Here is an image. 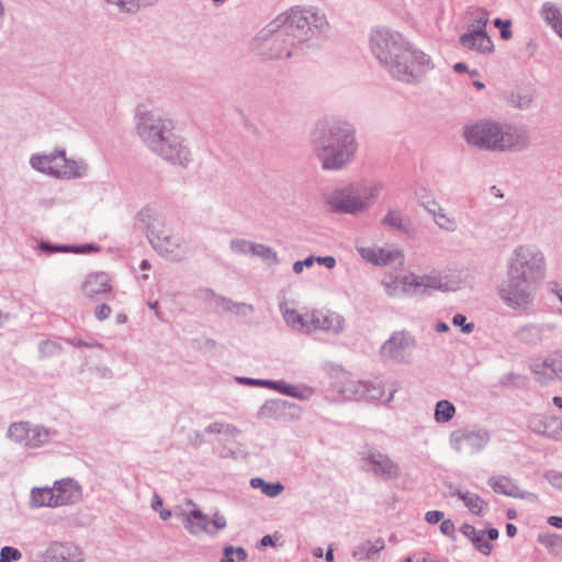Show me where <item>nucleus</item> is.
Returning <instances> with one entry per match:
<instances>
[{
  "mask_svg": "<svg viewBox=\"0 0 562 562\" xmlns=\"http://www.w3.org/2000/svg\"><path fill=\"white\" fill-rule=\"evenodd\" d=\"M487 483L497 494L519 499H526L532 496L530 492L520 490L519 486L507 476H491Z\"/></svg>",
  "mask_w": 562,
  "mask_h": 562,
  "instance_id": "31",
  "label": "nucleus"
},
{
  "mask_svg": "<svg viewBox=\"0 0 562 562\" xmlns=\"http://www.w3.org/2000/svg\"><path fill=\"white\" fill-rule=\"evenodd\" d=\"M416 348L415 337L405 330L394 331L383 342L380 355L385 361L397 364H409L413 361V353Z\"/></svg>",
  "mask_w": 562,
  "mask_h": 562,
  "instance_id": "12",
  "label": "nucleus"
},
{
  "mask_svg": "<svg viewBox=\"0 0 562 562\" xmlns=\"http://www.w3.org/2000/svg\"><path fill=\"white\" fill-rule=\"evenodd\" d=\"M552 329L553 327L550 325L528 324L520 327L517 330L516 336L520 341L533 345L541 341L544 334Z\"/></svg>",
  "mask_w": 562,
  "mask_h": 562,
  "instance_id": "36",
  "label": "nucleus"
},
{
  "mask_svg": "<svg viewBox=\"0 0 562 562\" xmlns=\"http://www.w3.org/2000/svg\"><path fill=\"white\" fill-rule=\"evenodd\" d=\"M315 257L310 256L305 258L304 260H299L293 263V272L296 274H300L303 272L304 268H310L314 265Z\"/></svg>",
  "mask_w": 562,
  "mask_h": 562,
  "instance_id": "62",
  "label": "nucleus"
},
{
  "mask_svg": "<svg viewBox=\"0 0 562 562\" xmlns=\"http://www.w3.org/2000/svg\"><path fill=\"white\" fill-rule=\"evenodd\" d=\"M475 549L484 555H488L492 551L493 544L488 541L485 530H480L475 539L472 541Z\"/></svg>",
  "mask_w": 562,
  "mask_h": 562,
  "instance_id": "52",
  "label": "nucleus"
},
{
  "mask_svg": "<svg viewBox=\"0 0 562 562\" xmlns=\"http://www.w3.org/2000/svg\"><path fill=\"white\" fill-rule=\"evenodd\" d=\"M272 21L269 22L257 35V41L260 42L261 54L270 59L290 58L295 53V47L300 43L291 34L285 25L272 29Z\"/></svg>",
  "mask_w": 562,
  "mask_h": 562,
  "instance_id": "8",
  "label": "nucleus"
},
{
  "mask_svg": "<svg viewBox=\"0 0 562 562\" xmlns=\"http://www.w3.org/2000/svg\"><path fill=\"white\" fill-rule=\"evenodd\" d=\"M384 540L381 538L374 541H363L353 548L352 558L357 561H374L379 558V554L384 549Z\"/></svg>",
  "mask_w": 562,
  "mask_h": 562,
  "instance_id": "34",
  "label": "nucleus"
},
{
  "mask_svg": "<svg viewBox=\"0 0 562 562\" xmlns=\"http://www.w3.org/2000/svg\"><path fill=\"white\" fill-rule=\"evenodd\" d=\"M252 241L245 240V239H233L231 241V250L238 255H251L252 248H254Z\"/></svg>",
  "mask_w": 562,
  "mask_h": 562,
  "instance_id": "53",
  "label": "nucleus"
},
{
  "mask_svg": "<svg viewBox=\"0 0 562 562\" xmlns=\"http://www.w3.org/2000/svg\"><path fill=\"white\" fill-rule=\"evenodd\" d=\"M57 434L44 425L22 420L9 425L7 438L24 449H38L47 446Z\"/></svg>",
  "mask_w": 562,
  "mask_h": 562,
  "instance_id": "9",
  "label": "nucleus"
},
{
  "mask_svg": "<svg viewBox=\"0 0 562 562\" xmlns=\"http://www.w3.org/2000/svg\"><path fill=\"white\" fill-rule=\"evenodd\" d=\"M487 21L485 15L475 19L469 31L460 37L461 44L467 48L477 52H491L493 43L485 31Z\"/></svg>",
  "mask_w": 562,
  "mask_h": 562,
  "instance_id": "22",
  "label": "nucleus"
},
{
  "mask_svg": "<svg viewBox=\"0 0 562 562\" xmlns=\"http://www.w3.org/2000/svg\"><path fill=\"white\" fill-rule=\"evenodd\" d=\"M67 342L70 344L71 346L74 347H77V348H99L101 347V344H99L98 341H86V340H82V339H78V338H69L67 339Z\"/></svg>",
  "mask_w": 562,
  "mask_h": 562,
  "instance_id": "63",
  "label": "nucleus"
},
{
  "mask_svg": "<svg viewBox=\"0 0 562 562\" xmlns=\"http://www.w3.org/2000/svg\"><path fill=\"white\" fill-rule=\"evenodd\" d=\"M134 226L146 235L148 241H151V237L165 233L166 220L157 207L145 205L136 213Z\"/></svg>",
  "mask_w": 562,
  "mask_h": 562,
  "instance_id": "21",
  "label": "nucleus"
},
{
  "mask_svg": "<svg viewBox=\"0 0 562 562\" xmlns=\"http://www.w3.org/2000/svg\"><path fill=\"white\" fill-rule=\"evenodd\" d=\"M149 244L160 256L171 261H180L187 254L183 238L167 228H165V233L151 237Z\"/></svg>",
  "mask_w": 562,
  "mask_h": 562,
  "instance_id": "20",
  "label": "nucleus"
},
{
  "mask_svg": "<svg viewBox=\"0 0 562 562\" xmlns=\"http://www.w3.org/2000/svg\"><path fill=\"white\" fill-rule=\"evenodd\" d=\"M508 277L538 284L546 277V257L533 245L516 247L508 260Z\"/></svg>",
  "mask_w": 562,
  "mask_h": 562,
  "instance_id": "6",
  "label": "nucleus"
},
{
  "mask_svg": "<svg viewBox=\"0 0 562 562\" xmlns=\"http://www.w3.org/2000/svg\"><path fill=\"white\" fill-rule=\"evenodd\" d=\"M543 21L555 32L562 25L561 9L553 2H544L540 9Z\"/></svg>",
  "mask_w": 562,
  "mask_h": 562,
  "instance_id": "41",
  "label": "nucleus"
},
{
  "mask_svg": "<svg viewBox=\"0 0 562 562\" xmlns=\"http://www.w3.org/2000/svg\"><path fill=\"white\" fill-rule=\"evenodd\" d=\"M452 324L461 327L462 333L470 334L474 329L473 323H467V317L463 314H456L452 317Z\"/></svg>",
  "mask_w": 562,
  "mask_h": 562,
  "instance_id": "58",
  "label": "nucleus"
},
{
  "mask_svg": "<svg viewBox=\"0 0 562 562\" xmlns=\"http://www.w3.org/2000/svg\"><path fill=\"white\" fill-rule=\"evenodd\" d=\"M61 347L52 340H44L38 345V351L43 357H53L60 352Z\"/></svg>",
  "mask_w": 562,
  "mask_h": 562,
  "instance_id": "55",
  "label": "nucleus"
},
{
  "mask_svg": "<svg viewBox=\"0 0 562 562\" xmlns=\"http://www.w3.org/2000/svg\"><path fill=\"white\" fill-rule=\"evenodd\" d=\"M204 293L206 294V297H211L212 299L213 304H214L215 307H217V308H220V310H222L224 312H231V313H235V314H239V315L246 316V315L252 313V311H254L252 305H249V304H246V303L233 302L229 299H226V297L221 296V295H216L210 289H206L204 291Z\"/></svg>",
  "mask_w": 562,
  "mask_h": 562,
  "instance_id": "33",
  "label": "nucleus"
},
{
  "mask_svg": "<svg viewBox=\"0 0 562 562\" xmlns=\"http://www.w3.org/2000/svg\"><path fill=\"white\" fill-rule=\"evenodd\" d=\"M252 488H259L268 497H277L284 491V485L280 482H266L261 477H252L250 480Z\"/></svg>",
  "mask_w": 562,
  "mask_h": 562,
  "instance_id": "44",
  "label": "nucleus"
},
{
  "mask_svg": "<svg viewBox=\"0 0 562 562\" xmlns=\"http://www.w3.org/2000/svg\"><path fill=\"white\" fill-rule=\"evenodd\" d=\"M381 225L396 229L401 233L408 232L404 214L401 210L397 209H390L385 216L381 220Z\"/></svg>",
  "mask_w": 562,
  "mask_h": 562,
  "instance_id": "43",
  "label": "nucleus"
},
{
  "mask_svg": "<svg viewBox=\"0 0 562 562\" xmlns=\"http://www.w3.org/2000/svg\"><path fill=\"white\" fill-rule=\"evenodd\" d=\"M38 247L46 254L68 252L70 250V245H53L48 241H41Z\"/></svg>",
  "mask_w": 562,
  "mask_h": 562,
  "instance_id": "57",
  "label": "nucleus"
},
{
  "mask_svg": "<svg viewBox=\"0 0 562 562\" xmlns=\"http://www.w3.org/2000/svg\"><path fill=\"white\" fill-rule=\"evenodd\" d=\"M363 469L383 481L397 479L401 474L400 464L392 460L386 453L369 448L361 452Z\"/></svg>",
  "mask_w": 562,
  "mask_h": 562,
  "instance_id": "14",
  "label": "nucleus"
},
{
  "mask_svg": "<svg viewBox=\"0 0 562 562\" xmlns=\"http://www.w3.org/2000/svg\"><path fill=\"white\" fill-rule=\"evenodd\" d=\"M532 100H533L532 94L529 92L522 91V90L512 91L508 97L509 103L513 106H515L517 109H521V110L528 109L531 105Z\"/></svg>",
  "mask_w": 562,
  "mask_h": 562,
  "instance_id": "47",
  "label": "nucleus"
},
{
  "mask_svg": "<svg viewBox=\"0 0 562 562\" xmlns=\"http://www.w3.org/2000/svg\"><path fill=\"white\" fill-rule=\"evenodd\" d=\"M363 383V397L362 400H383L385 403H391L395 393L400 389V383L396 380H369L362 381Z\"/></svg>",
  "mask_w": 562,
  "mask_h": 562,
  "instance_id": "23",
  "label": "nucleus"
},
{
  "mask_svg": "<svg viewBox=\"0 0 562 562\" xmlns=\"http://www.w3.org/2000/svg\"><path fill=\"white\" fill-rule=\"evenodd\" d=\"M81 290L90 299L108 294L112 291V278L106 272H91L83 280Z\"/></svg>",
  "mask_w": 562,
  "mask_h": 562,
  "instance_id": "30",
  "label": "nucleus"
},
{
  "mask_svg": "<svg viewBox=\"0 0 562 562\" xmlns=\"http://www.w3.org/2000/svg\"><path fill=\"white\" fill-rule=\"evenodd\" d=\"M136 133L154 153L159 145L175 132V122L167 115L155 111H142L136 115Z\"/></svg>",
  "mask_w": 562,
  "mask_h": 562,
  "instance_id": "7",
  "label": "nucleus"
},
{
  "mask_svg": "<svg viewBox=\"0 0 562 562\" xmlns=\"http://www.w3.org/2000/svg\"><path fill=\"white\" fill-rule=\"evenodd\" d=\"M407 284L412 285L413 296L430 293L432 291H457L460 285L464 282L461 273H440L431 271L422 276L415 273L408 274Z\"/></svg>",
  "mask_w": 562,
  "mask_h": 562,
  "instance_id": "10",
  "label": "nucleus"
},
{
  "mask_svg": "<svg viewBox=\"0 0 562 562\" xmlns=\"http://www.w3.org/2000/svg\"><path fill=\"white\" fill-rule=\"evenodd\" d=\"M559 538L557 535L543 533L538 536V542L543 544L547 549L553 550L558 546Z\"/></svg>",
  "mask_w": 562,
  "mask_h": 562,
  "instance_id": "61",
  "label": "nucleus"
},
{
  "mask_svg": "<svg viewBox=\"0 0 562 562\" xmlns=\"http://www.w3.org/2000/svg\"><path fill=\"white\" fill-rule=\"evenodd\" d=\"M285 25L297 43L325 40L330 26L326 14L313 5H293L272 20V29Z\"/></svg>",
  "mask_w": 562,
  "mask_h": 562,
  "instance_id": "4",
  "label": "nucleus"
},
{
  "mask_svg": "<svg viewBox=\"0 0 562 562\" xmlns=\"http://www.w3.org/2000/svg\"><path fill=\"white\" fill-rule=\"evenodd\" d=\"M494 25L496 27H499L501 30V37L503 40H509L513 36V33L510 31V21L509 20H502L499 18L495 19Z\"/></svg>",
  "mask_w": 562,
  "mask_h": 562,
  "instance_id": "60",
  "label": "nucleus"
},
{
  "mask_svg": "<svg viewBox=\"0 0 562 562\" xmlns=\"http://www.w3.org/2000/svg\"><path fill=\"white\" fill-rule=\"evenodd\" d=\"M122 13L134 14L139 10L151 7L157 0H103Z\"/></svg>",
  "mask_w": 562,
  "mask_h": 562,
  "instance_id": "40",
  "label": "nucleus"
},
{
  "mask_svg": "<svg viewBox=\"0 0 562 562\" xmlns=\"http://www.w3.org/2000/svg\"><path fill=\"white\" fill-rule=\"evenodd\" d=\"M363 383L361 380L346 379L340 383L338 392L345 400L360 401L363 397Z\"/></svg>",
  "mask_w": 562,
  "mask_h": 562,
  "instance_id": "42",
  "label": "nucleus"
},
{
  "mask_svg": "<svg viewBox=\"0 0 562 562\" xmlns=\"http://www.w3.org/2000/svg\"><path fill=\"white\" fill-rule=\"evenodd\" d=\"M491 440L486 429L458 428L451 431L449 445L460 454H477L483 451Z\"/></svg>",
  "mask_w": 562,
  "mask_h": 562,
  "instance_id": "13",
  "label": "nucleus"
},
{
  "mask_svg": "<svg viewBox=\"0 0 562 562\" xmlns=\"http://www.w3.org/2000/svg\"><path fill=\"white\" fill-rule=\"evenodd\" d=\"M251 255L261 258L263 261L271 262L273 265L279 263L277 252L269 246L262 244H254Z\"/></svg>",
  "mask_w": 562,
  "mask_h": 562,
  "instance_id": "48",
  "label": "nucleus"
},
{
  "mask_svg": "<svg viewBox=\"0 0 562 562\" xmlns=\"http://www.w3.org/2000/svg\"><path fill=\"white\" fill-rule=\"evenodd\" d=\"M273 391L300 401H308L314 395L313 387L308 385L289 384L282 380L274 381Z\"/></svg>",
  "mask_w": 562,
  "mask_h": 562,
  "instance_id": "35",
  "label": "nucleus"
},
{
  "mask_svg": "<svg viewBox=\"0 0 562 562\" xmlns=\"http://www.w3.org/2000/svg\"><path fill=\"white\" fill-rule=\"evenodd\" d=\"M111 307L108 304H100L95 307L94 316L98 321H104L111 315Z\"/></svg>",
  "mask_w": 562,
  "mask_h": 562,
  "instance_id": "64",
  "label": "nucleus"
},
{
  "mask_svg": "<svg viewBox=\"0 0 562 562\" xmlns=\"http://www.w3.org/2000/svg\"><path fill=\"white\" fill-rule=\"evenodd\" d=\"M383 184L379 181L349 183L328 196L330 209L338 213L356 215L368 211L379 198Z\"/></svg>",
  "mask_w": 562,
  "mask_h": 562,
  "instance_id": "5",
  "label": "nucleus"
},
{
  "mask_svg": "<svg viewBox=\"0 0 562 562\" xmlns=\"http://www.w3.org/2000/svg\"><path fill=\"white\" fill-rule=\"evenodd\" d=\"M529 428L543 437L562 441V419L548 415H533L528 422Z\"/></svg>",
  "mask_w": 562,
  "mask_h": 562,
  "instance_id": "27",
  "label": "nucleus"
},
{
  "mask_svg": "<svg viewBox=\"0 0 562 562\" xmlns=\"http://www.w3.org/2000/svg\"><path fill=\"white\" fill-rule=\"evenodd\" d=\"M280 311L282 313L283 319L292 329L303 333H311L308 322L310 313L301 315L295 310L285 307L284 304L280 305Z\"/></svg>",
  "mask_w": 562,
  "mask_h": 562,
  "instance_id": "37",
  "label": "nucleus"
},
{
  "mask_svg": "<svg viewBox=\"0 0 562 562\" xmlns=\"http://www.w3.org/2000/svg\"><path fill=\"white\" fill-rule=\"evenodd\" d=\"M312 144L324 170L345 168L357 151L352 126L338 120L319 122L313 133Z\"/></svg>",
  "mask_w": 562,
  "mask_h": 562,
  "instance_id": "3",
  "label": "nucleus"
},
{
  "mask_svg": "<svg viewBox=\"0 0 562 562\" xmlns=\"http://www.w3.org/2000/svg\"><path fill=\"white\" fill-rule=\"evenodd\" d=\"M544 477L554 488L562 491V472L549 470L544 473Z\"/></svg>",
  "mask_w": 562,
  "mask_h": 562,
  "instance_id": "59",
  "label": "nucleus"
},
{
  "mask_svg": "<svg viewBox=\"0 0 562 562\" xmlns=\"http://www.w3.org/2000/svg\"><path fill=\"white\" fill-rule=\"evenodd\" d=\"M456 415V406L447 400H441L436 403L434 419L438 424H446L450 422Z\"/></svg>",
  "mask_w": 562,
  "mask_h": 562,
  "instance_id": "45",
  "label": "nucleus"
},
{
  "mask_svg": "<svg viewBox=\"0 0 562 562\" xmlns=\"http://www.w3.org/2000/svg\"><path fill=\"white\" fill-rule=\"evenodd\" d=\"M234 555H236L237 561L244 562L246 561L248 553L243 547L235 548L233 546H226L223 550L221 562H236Z\"/></svg>",
  "mask_w": 562,
  "mask_h": 562,
  "instance_id": "51",
  "label": "nucleus"
},
{
  "mask_svg": "<svg viewBox=\"0 0 562 562\" xmlns=\"http://www.w3.org/2000/svg\"><path fill=\"white\" fill-rule=\"evenodd\" d=\"M429 214L440 229L448 233H453L458 229L457 218L448 213L439 203L430 210Z\"/></svg>",
  "mask_w": 562,
  "mask_h": 562,
  "instance_id": "39",
  "label": "nucleus"
},
{
  "mask_svg": "<svg viewBox=\"0 0 562 562\" xmlns=\"http://www.w3.org/2000/svg\"><path fill=\"white\" fill-rule=\"evenodd\" d=\"M238 383L249 386H261L273 390L276 380L252 379L246 376L237 378Z\"/></svg>",
  "mask_w": 562,
  "mask_h": 562,
  "instance_id": "56",
  "label": "nucleus"
},
{
  "mask_svg": "<svg viewBox=\"0 0 562 562\" xmlns=\"http://www.w3.org/2000/svg\"><path fill=\"white\" fill-rule=\"evenodd\" d=\"M310 330L323 331L331 336L340 335L346 326V318L338 312L328 308L314 310L310 313Z\"/></svg>",
  "mask_w": 562,
  "mask_h": 562,
  "instance_id": "18",
  "label": "nucleus"
},
{
  "mask_svg": "<svg viewBox=\"0 0 562 562\" xmlns=\"http://www.w3.org/2000/svg\"><path fill=\"white\" fill-rule=\"evenodd\" d=\"M462 136L472 148L496 153L522 151L531 144L526 126L491 119L465 124Z\"/></svg>",
  "mask_w": 562,
  "mask_h": 562,
  "instance_id": "2",
  "label": "nucleus"
},
{
  "mask_svg": "<svg viewBox=\"0 0 562 562\" xmlns=\"http://www.w3.org/2000/svg\"><path fill=\"white\" fill-rule=\"evenodd\" d=\"M81 549L72 542L52 541L47 548L35 554L34 562H82Z\"/></svg>",
  "mask_w": 562,
  "mask_h": 562,
  "instance_id": "19",
  "label": "nucleus"
},
{
  "mask_svg": "<svg viewBox=\"0 0 562 562\" xmlns=\"http://www.w3.org/2000/svg\"><path fill=\"white\" fill-rule=\"evenodd\" d=\"M301 416L302 408L299 405L280 398L266 401L257 412L259 419H274L280 422H296Z\"/></svg>",
  "mask_w": 562,
  "mask_h": 562,
  "instance_id": "17",
  "label": "nucleus"
},
{
  "mask_svg": "<svg viewBox=\"0 0 562 562\" xmlns=\"http://www.w3.org/2000/svg\"><path fill=\"white\" fill-rule=\"evenodd\" d=\"M165 161L180 167H187L192 161V153L184 139L171 133L154 151Z\"/></svg>",
  "mask_w": 562,
  "mask_h": 562,
  "instance_id": "16",
  "label": "nucleus"
},
{
  "mask_svg": "<svg viewBox=\"0 0 562 562\" xmlns=\"http://www.w3.org/2000/svg\"><path fill=\"white\" fill-rule=\"evenodd\" d=\"M226 518L220 513H215L212 518L203 514L200 509H193L184 514L183 526L193 536L206 533L214 537L220 530L226 527Z\"/></svg>",
  "mask_w": 562,
  "mask_h": 562,
  "instance_id": "15",
  "label": "nucleus"
},
{
  "mask_svg": "<svg viewBox=\"0 0 562 562\" xmlns=\"http://www.w3.org/2000/svg\"><path fill=\"white\" fill-rule=\"evenodd\" d=\"M54 492L52 487H33L30 493L29 506L31 508L50 507L56 508Z\"/></svg>",
  "mask_w": 562,
  "mask_h": 562,
  "instance_id": "38",
  "label": "nucleus"
},
{
  "mask_svg": "<svg viewBox=\"0 0 562 562\" xmlns=\"http://www.w3.org/2000/svg\"><path fill=\"white\" fill-rule=\"evenodd\" d=\"M415 195L418 204L423 206L428 213L439 203L430 193V191L424 187L416 189Z\"/></svg>",
  "mask_w": 562,
  "mask_h": 562,
  "instance_id": "49",
  "label": "nucleus"
},
{
  "mask_svg": "<svg viewBox=\"0 0 562 562\" xmlns=\"http://www.w3.org/2000/svg\"><path fill=\"white\" fill-rule=\"evenodd\" d=\"M22 558V553L19 549L10 546H5L0 550V562H14Z\"/></svg>",
  "mask_w": 562,
  "mask_h": 562,
  "instance_id": "54",
  "label": "nucleus"
},
{
  "mask_svg": "<svg viewBox=\"0 0 562 562\" xmlns=\"http://www.w3.org/2000/svg\"><path fill=\"white\" fill-rule=\"evenodd\" d=\"M369 45L380 66L403 83L418 85L435 67L429 55L395 30L385 26L372 29Z\"/></svg>",
  "mask_w": 562,
  "mask_h": 562,
  "instance_id": "1",
  "label": "nucleus"
},
{
  "mask_svg": "<svg viewBox=\"0 0 562 562\" xmlns=\"http://www.w3.org/2000/svg\"><path fill=\"white\" fill-rule=\"evenodd\" d=\"M358 254L366 261L374 266H391L403 263V252L398 249H385L379 247H357Z\"/></svg>",
  "mask_w": 562,
  "mask_h": 562,
  "instance_id": "26",
  "label": "nucleus"
},
{
  "mask_svg": "<svg viewBox=\"0 0 562 562\" xmlns=\"http://www.w3.org/2000/svg\"><path fill=\"white\" fill-rule=\"evenodd\" d=\"M59 157H64V147H57L50 153L32 154L29 164L34 171L55 179Z\"/></svg>",
  "mask_w": 562,
  "mask_h": 562,
  "instance_id": "29",
  "label": "nucleus"
},
{
  "mask_svg": "<svg viewBox=\"0 0 562 562\" xmlns=\"http://www.w3.org/2000/svg\"><path fill=\"white\" fill-rule=\"evenodd\" d=\"M52 488L55 496V505L57 507L76 504L82 498L80 484L70 477L55 481Z\"/></svg>",
  "mask_w": 562,
  "mask_h": 562,
  "instance_id": "25",
  "label": "nucleus"
},
{
  "mask_svg": "<svg viewBox=\"0 0 562 562\" xmlns=\"http://www.w3.org/2000/svg\"><path fill=\"white\" fill-rule=\"evenodd\" d=\"M63 164H56V176L58 180H77L83 179L89 175L90 167L88 161L82 157L70 158L66 155L64 148V157H59Z\"/></svg>",
  "mask_w": 562,
  "mask_h": 562,
  "instance_id": "24",
  "label": "nucleus"
},
{
  "mask_svg": "<svg viewBox=\"0 0 562 562\" xmlns=\"http://www.w3.org/2000/svg\"><path fill=\"white\" fill-rule=\"evenodd\" d=\"M408 274L403 277H385L381 280V285L383 286L386 295L390 297H404V296H413L412 285L407 283Z\"/></svg>",
  "mask_w": 562,
  "mask_h": 562,
  "instance_id": "32",
  "label": "nucleus"
},
{
  "mask_svg": "<svg viewBox=\"0 0 562 562\" xmlns=\"http://www.w3.org/2000/svg\"><path fill=\"white\" fill-rule=\"evenodd\" d=\"M203 432L204 434L225 435L227 437L235 438L240 434V430L232 424L215 422V423L207 425L204 428Z\"/></svg>",
  "mask_w": 562,
  "mask_h": 562,
  "instance_id": "46",
  "label": "nucleus"
},
{
  "mask_svg": "<svg viewBox=\"0 0 562 562\" xmlns=\"http://www.w3.org/2000/svg\"><path fill=\"white\" fill-rule=\"evenodd\" d=\"M531 371L536 380L541 383H547L553 379L562 381V355L535 361L531 364Z\"/></svg>",
  "mask_w": 562,
  "mask_h": 562,
  "instance_id": "28",
  "label": "nucleus"
},
{
  "mask_svg": "<svg viewBox=\"0 0 562 562\" xmlns=\"http://www.w3.org/2000/svg\"><path fill=\"white\" fill-rule=\"evenodd\" d=\"M536 285L521 279L508 277L506 283L502 284L498 294L504 304L515 311H527L533 305Z\"/></svg>",
  "mask_w": 562,
  "mask_h": 562,
  "instance_id": "11",
  "label": "nucleus"
},
{
  "mask_svg": "<svg viewBox=\"0 0 562 562\" xmlns=\"http://www.w3.org/2000/svg\"><path fill=\"white\" fill-rule=\"evenodd\" d=\"M464 506L473 514L480 516L486 503L475 493L469 491L463 499Z\"/></svg>",
  "mask_w": 562,
  "mask_h": 562,
  "instance_id": "50",
  "label": "nucleus"
}]
</instances>
